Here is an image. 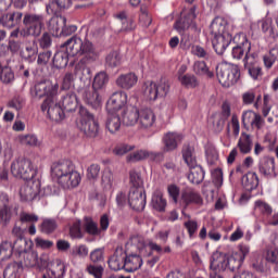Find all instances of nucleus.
I'll use <instances>...</instances> for the list:
<instances>
[{"label":"nucleus","mask_w":278,"mask_h":278,"mask_svg":"<svg viewBox=\"0 0 278 278\" xmlns=\"http://www.w3.org/2000/svg\"><path fill=\"white\" fill-rule=\"evenodd\" d=\"M64 25H66V17L54 15L49 21L48 29L58 36L64 28Z\"/></svg>","instance_id":"nucleus-45"},{"label":"nucleus","mask_w":278,"mask_h":278,"mask_svg":"<svg viewBox=\"0 0 278 278\" xmlns=\"http://www.w3.org/2000/svg\"><path fill=\"white\" fill-rule=\"evenodd\" d=\"M79 131L84 132L87 138H97L99 136V122L94 119V115L88 109L79 108V118L76 122Z\"/></svg>","instance_id":"nucleus-5"},{"label":"nucleus","mask_w":278,"mask_h":278,"mask_svg":"<svg viewBox=\"0 0 278 278\" xmlns=\"http://www.w3.org/2000/svg\"><path fill=\"white\" fill-rule=\"evenodd\" d=\"M40 229L42 233L49 236L58 229V222L55 219H43Z\"/></svg>","instance_id":"nucleus-57"},{"label":"nucleus","mask_w":278,"mask_h":278,"mask_svg":"<svg viewBox=\"0 0 278 278\" xmlns=\"http://www.w3.org/2000/svg\"><path fill=\"white\" fill-rule=\"evenodd\" d=\"M11 173L13 177L18 179L29 180L34 179L38 174V169L34 167V164L29 159L18 157L11 164Z\"/></svg>","instance_id":"nucleus-8"},{"label":"nucleus","mask_w":278,"mask_h":278,"mask_svg":"<svg viewBox=\"0 0 278 278\" xmlns=\"http://www.w3.org/2000/svg\"><path fill=\"white\" fill-rule=\"evenodd\" d=\"M242 102L244 105H253L257 108L262 103V96L255 97V91H247L242 94Z\"/></svg>","instance_id":"nucleus-51"},{"label":"nucleus","mask_w":278,"mask_h":278,"mask_svg":"<svg viewBox=\"0 0 278 278\" xmlns=\"http://www.w3.org/2000/svg\"><path fill=\"white\" fill-rule=\"evenodd\" d=\"M71 39H67L60 48L59 51L55 52L52 63L54 68H66L68 66V58H73L71 54V49L68 48V42Z\"/></svg>","instance_id":"nucleus-21"},{"label":"nucleus","mask_w":278,"mask_h":278,"mask_svg":"<svg viewBox=\"0 0 278 278\" xmlns=\"http://www.w3.org/2000/svg\"><path fill=\"white\" fill-rule=\"evenodd\" d=\"M241 184L248 192H251L260 186V178L255 172H249L242 177Z\"/></svg>","instance_id":"nucleus-39"},{"label":"nucleus","mask_w":278,"mask_h":278,"mask_svg":"<svg viewBox=\"0 0 278 278\" xmlns=\"http://www.w3.org/2000/svg\"><path fill=\"white\" fill-rule=\"evenodd\" d=\"M193 71L197 75H207L210 77V79H212V77H214V72H211L207 68V64L205 63V61H197L193 64Z\"/></svg>","instance_id":"nucleus-53"},{"label":"nucleus","mask_w":278,"mask_h":278,"mask_svg":"<svg viewBox=\"0 0 278 278\" xmlns=\"http://www.w3.org/2000/svg\"><path fill=\"white\" fill-rule=\"evenodd\" d=\"M216 77L224 88H231L240 79V67L227 63L218 64L216 66Z\"/></svg>","instance_id":"nucleus-6"},{"label":"nucleus","mask_w":278,"mask_h":278,"mask_svg":"<svg viewBox=\"0 0 278 278\" xmlns=\"http://www.w3.org/2000/svg\"><path fill=\"white\" fill-rule=\"evenodd\" d=\"M23 22V12L14 11L0 16V25L7 29H14Z\"/></svg>","instance_id":"nucleus-25"},{"label":"nucleus","mask_w":278,"mask_h":278,"mask_svg":"<svg viewBox=\"0 0 278 278\" xmlns=\"http://www.w3.org/2000/svg\"><path fill=\"white\" fill-rule=\"evenodd\" d=\"M128 203L135 212H142L147 206V194L144 193V189H130L128 193Z\"/></svg>","instance_id":"nucleus-18"},{"label":"nucleus","mask_w":278,"mask_h":278,"mask_svg":"<svg viewBox=\"0 0 278 278\" xmlns=\"http://www.w3.org/2000/svg\"><path fill=\"white\" fill-rule=\"evenodd\" d=\"M17 141L20 144H24L25 147H40V140L36 135H20L17 137Z\"/></svg>","instance_id":"nucleus-50"},{"label":"nucleus","mask_w":278,"mask_h":278,"mask_svg":"<svg viewBox=\"0 0 278 278\" xmlns=\"http://www.w3.org/2000/svg\"><path fill=\"white\" fill-rule=\"evenodd\" d=\"M129 181L132 186L130 189L142 188L144 184V181L142 180V175L136 169H131L129 172Z\"/></svg>","instance_id":"nucleus-54"},{"label":"nucleus","mask_w":278,"mask_h":278,"mask_svg":"<svg viewBox=\"0 0 278 278\" xmlns=\"http://www.w3.org/2000/svg\"><path fill=\"white\" fill-rule=\"evenodd\" d=\"M83 230L88 236H101V229H99V224L92 219V217L86 216L83 219Z\"/></svg>","instance_id":"nucleus-41"},{"label":"nucleus","mask_w":278,"mask_h":278,"mask_svg":"<svg viewBox=\"0 0 278 278\" xmlns=\"http://www.w3.org/2000/svg\"><path fill=\"white\" fill-rule=\"evenodd\" d=\"M81 227H83L81 220L75 222L70 228L71 238H76L78 240H81V238H84V232L81 231Z\"/></svg>","instance_id":"nucleus-61"},{"label":"nucleus","mask_w":278,"mask_h":278,"mask_svg":"<svg viewBox=\"0 0 278 278\" xmlns=\"http://www.w3.org/2000/svg\"><path fill=\"white\" fill-rule=\"evenodd\" d=\"M237 149H239L242 155H249L253 151V137L247 132H241Z\"/></svg>","instance_id":"nucleus-35"},{"label":"nucleus","mask_w":278,"mask_h":278,"mask_svg":"<svg viewBox=\"0 0 278 278\" xmlns=\"http://www.w3.org/2000/svg\"><path fill=\"white\" fill-rule=\"evenodd\" d=\"M142 256L138 254H129L125 253V261H124V270L126 273H136L139 268H142Z\"/></svg>","instance_id":"nucleus-32"},{"label":"nucleus","mask_w":278,"mask_h":278,"mask_svg":"<svg viewBox=\"0 0 278 278\" xmlns=\"http://www.w3.org/2000/svg\"><path fill=\"white\" fill-rule=\"evenodd\" d=\"M20 260V264H24L27 268H47L49 265V257L47 255H42L38 257V252L28 250L25 254L22 255Z\"/></svg>","instance_id":"nucleus-14"},{"label":"nucleus","mask_w":278,"mask_h":278,"mask_svg":"<svg viewBox=\"0 0 278 278\" xmlns=\"http://www.w3.org/2000/svg\"><path fill=\"white\" fill-rule=\"evenodd\" d=\"M111 270H125V250L116 248L113 255L108 261Z\"/></svg>","instance_id":"nucleus-29"},{"label":"nucleus","mask_w":278,"mask_h":278,"mask_svg":"<svg viewBox=\"0 0 278 278\" xmlns=\"http://www.w3.org/2000/svg\"><path fill=\"white\" fill-rule=\"evenodd\" d=\"M227 270V255L222 252H214L211 257L210 273L222 274Z\"/></svg>","instance_id":"nucleus-24"},{"label":"nucleus","mask_w":278,"mask_h":278,"mask_svg":"<svg viewBox=\"0 0 278 278\" xmlns=\"http://www.w3.org/2000/svg\"><path fill=\"white\" fill-rule=\"evenodd\" d=\"M14 214V206L10 204V195L0 192V225L8 227Z\"/></svg>","instance_id":"nucleus-19"},{"label":"nucleus","mask_w":278,"mask_h":278,"mask_svg":"<svg viewBox=\"0 0 278 278\" xmlns=\"http://www.w3.org/2000/svg\"><path fill=\"white\" fill-rule=\"evenodd\" d=\"M46 268L47 270L42 278H64V275H66V265L61 260L48 263Z\"/></svg>","instance_id":"nucleus-23"},{"label":"nucleus","mask_w":278,"mask_h":278,"mask_svg":"<svg viewBox=\"0 0 278 278\" xmlns=\"http://www.w3.org/2000/svg\"><path fill=\"white\" fill-rule=\"evenodd\" d=\"M151 205L153 210H156V212H166L167 202L162 191L156 190L153 192Z\"/></svg>","instance_id":"nucleus-43"},{"label":"nucleus","mask_w":278,"mask_h":278,"mask_svg":"<svg viewBox=\"0 0 278 278\" xmlns=\"http://www.w3.org/2000/svg\"><path fill=\"white\" fill-rule=\"evenodd\" d=\"M162 142L163 153H170V151H175L177 147H179V142H181V135L177 132H166L163 136Z\"/></svg>","instance_id":"nucleus-30"},{"label":"nucleus","mask_w":278,"mask_h":278,"mask_svg":"<svg viewBox=\"0 0 278 278\" xmlns=\"http://www.w3.org/2000/svg\"><path fill=\"white\" fill-rule=\"evenodd\" d=\"M231 42H233L231 34L218 35L212 39L213 49L217 55H223Z\"/></svg>","instance_id":"nucleus-26"},{"label":"nucleus","mask_w":278,"mask_h":278,"mask_svg":"<svg viewBox=\"0 0 278 278\" xmlns=\"http://www.w3.org/2000/svg\"><path fill=\"white\" fill-rule=\"evenodd\" d=\"M197 18V7H192L190 9H184L180 17L174 24V29L178 31V34H184L186 29H190V27H197L194 24V20Z\"/></svg>","instance_id":"nucleus-10"},{"label":"nucleus","mask_w":278,"mask_h":278,"mask_svg":"<svg viewBox=\"0 0 278 278\" xmlns=\"http://www.w3.org/2000/svg\"><path fill=\"white\" fill-rule=\"evenodd\" d=\"M258 172L266 179L277 177V173L275 172V157H263L258 164Z\"/></svg>","instance_id":"nucleus-27"},{"label":"nucleus","mask_w":278,"mask_h":278,"mask_svg":"<svg viewBox=\"0 0 278 278\" xmlns=\"http://www.w3.org/2000/svg\"><path fill=\"white\" fill-rule=\"evenodd\" d=\"M121 115L118 113H109L105 122V128L111 134H118L121 131Z\"/></svg>","instance_id":"nucleus-40"},{"label":"nucleus","mask_w":278,"mask_h":278,"mask_svg":"<svg viewBox=\"0 0 278 278\" xmlns=\"http://www.w3.org/2000/svg\"><path fill=\"white\" fill-rule=\"evenodd\" d=\"M205 153H206L207 164H210V166H214V164L218 162V151H216L212 147H208Z\"/></svg>","instance_id":"nucleus-64"},{"label":"nucleus","mask_w":278,"mask_h":278,"mask_svg":"<svg viewBox=\"0 0 278 278\" xmlns=\"http://www.w3.org/2000/svg\"><path fill=\"white\" fill-rule=\"evenodd\" d=\"M24 29L21 30V36H34L38 38L42 34L45 27V15L36 13H26L23 17Z\"/></svg>","instance_id":"nucleus-7"},{"label":"nucleus","mask_w":278,"mask_h":278,"mask_svg":"<svg viewBox=\"0 0 278 278\" xmlns=\"http://www.w3.org/2000/svg\"><path fill=\"white\" fill-rule=\"evenodd\" d=\"M102 186L104 190H112L114 186V174H112V170L104 169L102 174Z\"/></svg>","instance_id":"nucleus-56"},{"label":"nucleus","mask_w":278,"mask_h":278,"mask_svg":"<svg viewBox=\"0 0 278 278\" xmlns=\"http://www.w3.org/2000/svg\"><path fill=\"white\" fill-rule=\"evenodd\" d=\"M71 5V0H52L47 4L46 10L48 14H53L55 16L60 10H68Z\"/></svg>","instance_id":"nucleus-37"},{"label":"nucleus","mask_w":278,"mask_h":278,"mask_svg":"<svg viewBox=\"0 0 278 278\" xmlns=\"http://www.w3.org/2000/svg\"><path fill=\"white\" fill-rule=\"evenodd\" d=\"M51 177L62 188H77L81 184V175L71 161H59L51 166Z\"/></svg>","instance_id":"nucleus-2"},{"label":"nucleus","mask_w":278,"mask_h":278,"mask_svg":"<svg viewBox=\"0 0 278 278\" xmlns=\"http://www.w3.org/2000/svg\"><path fill=\"white\" fill-rule=\"evenodd\" d=\"M38 55V41L36 39L26 41L25 49L21 51V58L26 62H36Z\"/></svg>","instance_id":"nucleus-31"},{"label":"nucleus","mask_w":278,"mask_h":278,"mask_svg":"<svg viewBox=\"0 0 278 278\" xmlns=\"http://www.w3.org/2000/svg\"><path fill=\"white\" fill-rule=\"evenodd\" d=\"M85 270L93 278H103L104 268L101 265L90 263L87 264Z\"/></svg>","instance_id":"nucleus-55"},{"label":"nucleus","mask_w":278,"mask_h":278,"mask_svg":"<svg viewBox=\"0 0 278 278\" xmlns=\"http://www.w3.org/2000/svg\"><path fill=\"white\" fill-rule=\"evenodd\" d=\"M31 241H27L25 238H20L12 242L3 241L0 244V260L1 262H5V260H10L12 255L16 257V260H23V255L28 253L31 249Z\"/></svg>","instance_id":"nucleus-3"},{"label":"nucleus","mask_w":278,"mask_h":278,"mask_svg":"<svg viewBox=\"0 0 278 278\" xmlns=\"http://www.w3.org/2000/svg\"><path fill=\"white\" fill-rule=\"evenodd\" d=\"M250 77H252L255 81L262 79L264 77V72L262 71V66L260 65H252L250 67H245Z\"/></svg>","instance_id":"nucleus-62"},{"label":"nucleus","mask_w":278,"mask_h":278,"mask_svg":"<svg viewBox=\"0 0 278 278\" xmlns=\"http://www.w3.org/2000/svg\"><path fill=\"white\" fill-rule=\"evenodd\" d=\"M170 90V85L166 81H161L159 85L148 80L142 86L143 97L148 101H157L162 97H166Z\"/></svg>","instance_id":"nucleus-9"},{"label":"nucleus","mask_w":278,"mask_h":278,"mask_svg":"<svg viewBox=\"0 0 278 278\" xmlns=\"http://www.w3.org/2000/svg\"><path fill=\"white\" fill-rule=\"evenodd\" d=\"M41 110L47 112L49 119L54 121V123L64 121V108L55 101V97L46 99L41 104Z\"/></svg>","instance_id":"nucleus-12"},{"label":"nucleus","mask_w":278,"mask_h":278,"mask_svg":"<svg viewBox=\"0 0 278 278\" xmlns=\"http://www.w3.org/2000/svg\"><path fill=\"white\" fill-rule=\"evenodd\" d=\"M139 23H141L143 27H150L153 23V17H151L149 5L147 4H141L140 7Z\"/></svg>","instance_id":"nucleus-49"},{"label":"nucleus","mask_w":278,"mask_h":278,"mask_svg":"<svg viewBox=\"0 0 278 278\" xmlns=\"http://www.w3.org/2000/svg\"><path fill=\"white\" fill-rule=\"evenodd\" d=\"M179 203L186 210L189 205H203V198L194 189H185L180 193Z\"/></svg>","instance_id":"nucleus-22"},{"label":"nucleus","mask_w":278,"mask_h":278,"mask_svg":"<svg viewBox=\"0 0 278 278\" xmlns=\"http://www.w3.org/2000/svg\"><path fill=\"white\" fill-rule=\"evenodd\" d=\"M108 84H110V76L108 75V73L99 72L93 77L91 87L94 88V90L102 92L103 94V92H105V88H108Z\"/></svg>","instance_id":"nucleus-38"},{"label":"nucleus","mask_w":278,"mask_h":278,"mask_svg":"<svg viewBox=\"0 0 278 278\" xmlns=\"http://www.w3.org/2000/svg\"><path fill=\"white\" fill-rule=\"evenodd\" d=\"M20 188L21 201H34L40 194V180L30 178Z\"/></svg>","instance_id":"nucleus-16"},{"label":"nucleus","mask_w":278,"mask_h":278,"mask_svg":"<svg viewBox=\"0 0 278 278\" xmlns=\"http://www.w3.org/2000/svg\"><path fill=\"white\" fill-rule=\"evenodd\" d=\"M167 193L173 203L177 205V203H179V194H181V189L177 185L172 184L167 187Z\"/></svg>","instance_id":"nucleus-59"},{"label":"nucleus","mask_w":278,"mask_h":278,"mask_svg":"<svg viewBox=\"0 0 278 278\" xmlns=\"http://www.w3.org/2000/svg\"><path fill=\"white\" fill-rule=\"evenodd\" d=\"M123 62V58L121 56V52L113 50L105 58V66L106 68H118Z\"/></svg>","instance_id":"nucleus-46"},{"label":"nucleus","mask_w":278,"mask_h":278,"mask_svg":"<svg viewBox=\"0 0 278 278\" xmlns=\"http://www.w3.org/2000/svg\"><path fill=\"white\" fill-rule=\"evenodd\" d=\"M140 110L136 106H130L122 111V118L124 125L132 127L139 122Z\"/></svg>","instance_id":"nucleus-34"},{"label":"nucleus","mask_w":278,"mask_h":278,"mask_svg":"<svg viewBox=\"0 0 278 278\" xmlns=\"http://www.w3.org/2000/svg\"><path fill=\"white\" fill-rule=\"evenodd\" d=\"M21 275H23V265L17 262L10 263L3 271V278H21Z\"/></svg>","instance_id":"nucleus-44"},{"label":"nucleus","mask_w":278,"mask_h":278,"mask_svg":"<svg viewBox=\"0 0 278 278\" xmlns=\"http://www.w3.org/2000/svg\"><path fill=\"white\" fill-rule=\"evenodd\" d=\"M182 160L185 164L190 168L188 180L190 184L199 186L205 179V170L197 163V154L194 153V147L185 146L182 148Z\"/></svg>","instance_id":"nucleus-4"},{"label":"nucleus","mask_w":278,"mask_h":278,"mask_svg":"<svg viewBox=\"0 0 278 278\" xmlns=\"http://www.w3.org/2000/svg\"><path fill=\"white\" fill-rule=\"evenodd\" d=\"M126 247H135L137 251L142 253L147 249V241H144V237L139 235L130 236L129 240L126 243Z\"/></svg>","instance_id":"nucleus-47"},{"label":"nucleus","mask_w":278,"mask_h":278,"mask_svg":"<svg viewBox=\"0 0 278 278\" xmlns=\"http://www.w3.org/2000/svg\"><path fill=\"white\" fill-rule=\"evenodd\" d=\"M70 49V55L72 58H81L74 67V75L78 79H84V77H89L91 71L88 64L97 62L99 60V50L97 46L92 43L87 37L81 39L79 35H74L70 38L67 42Z\"/></svg>","instance_id":"nucleus-1"},{"label":"nucleus","mask_w":278,"mask_h":278,"mask_svg":"<svg viewBox=\"0 0 278 278\" xmlns=\"http://www.w3.org/2000/svg\"><path fill=\"white\" fill-rule=\"evenodd\" d=\"M127 109V92L116 91L112 93L106 102V110L109 114H118Z\"/></svg>","instance_id":"nucleus-15"},{"label":"nucleus","mask_w":278,"mask_h":278,"mask_svg":"<svg viewBox=\"0 0 278 278\" xmlns=\"http://www.w3.org/2000/svg\"><path fill=\"white\" fill-rule=\"evenodd\" d=\"M255 210H258V212H261L263 216H270V214H273V207L270 206V204L261 200H257L255 202Z\"/></svg>","instance_id":"nucleus-63"},{"label":"nucleus","mask_w":278,"mask_h":278,"mask_svg":"<svg viewBox=\"0 0 278 278\" xmlns=\"http://www.w3.org/2000/svg\"><path fill=\"white\" fill-rule=\"evenodd\" d=\"M60 103L65 112H75L77 110V94L67 91L62 96Z\"/></svg>","instance_id":"nucleus-36"},{"label":"nucleus","mask_w":278,"mask_h":278,"mask_svg":"<svg viewBox=\"0 0 278 278\" xmlns=\"http://www.w3.org/2000/svg\"><path fill=\"white\" fill-rule=\"evenodd\" d=\"M210 29L213 37L225 36V34H229V31H227V23L220 17H215L213 20Z\"/></svg>","instance_id":"nucleus-42"},{"label":"nucleus","mask_w":278,"mask_h":278,"mask_svg":"<svg viewBox=\"0 0 278 278\" xmlns=\"http://www.w3.org/2000/svg\"><path fill=\"white\" fill-rule=\"evenodd\" d=\"M155 113L153 110L146 108L139 110V125L143 127V129H149V127H153L155 125Z\"/></svg>","instance_id":"nucleus-33"},{"label":"nucleus","mask_w":278,"mask_h":278,"mask_svg":"<svg viewBox=\"0 0 278 278\" xmlns=\"http://www.w3.org/2000/svg\"><path fill=\"white\" fill-rule=\"evenodd\" d=\"M14 79V71H12V68H10L9 66H4L0 72V81L8 85L13 84Z\"/></svg>","instance_id":"nucleus-58"},{"label":"nucleus","mask_w":278,"mask_h":278,"mask_svg":"<svg viewBox=\"0 0 278 278\" xmlns=\"http://www.w3.org/2000/svg\"><path fill=\"white\" fill-rule=\"evenodd\" d=\"M103 92L94 89V87H86L81 90V99L84 103L97 110V108H101V103L103 101L102 97Z\"/></svg>","instance_id":"nucleus-20"},{"label":"nucleus","mask_w":278,"mask_h":278,"mask_svg":"<svg viewBox=\"0 0 278 278\" xmlns=\"http://www.w3.org/2000/svg\"><path fill=\"white\" fill-rule=\"evenodd\" d=\"M185 229H187L189 238H194L197 236V231H199V223L194 219H188L184 223Z\"/></svg>","instance_id":"nucleus-60"},{"label":"nucleus","mask_w":278,"mask_h":278,"mask_svg":"<svg viewBox=\"0 0 278 278\" xmlns=\"http://www.w3.org/2000/svg\"><path fill=\"white\" fill-rule=\"evenodd\" d=\"M178 80L185 88H197L199 86V79L192 74L179 75Z\"/></svg>","instance_id":"nucleus-52"},{"label":"nucleus","mask_w":278,"mask_h":278,"mask_svg":"<svg viewBox=\"0 0 278 278\" xmlns=\"http://www.w3.org/2000/svg\"><path fill=\"white\" fill-rule=\"evenodd\" d=\"M251 248L247 244H240L239 250L233 252L232 255L226 256L227 270H238L247 260V255H249Z\"/></svg>","instance_id":"nucleus-13"},{"label":"nucleus","mask_w":278,"mask_h":278,"mask_svg":"<svg viewBox=\"0 0 278 278\" xmlns=\"http://www.w3.org/2000/svg\"><path fill=\"white\" fill-rule=\"evenodd\" d=\"M58 90H60L58 84L52 85L51 83L40 81L35 85L31 94L36 99H42V97H47L46 99H53V97H58Z\"/></svg>","instance_id":"nucleus-17"},{"label":"nucleus","mask_w":278,"mask_h":278,"mask_svg":"<svg viewBox=\"0 0 278 278\" xmlns=\"http://www.w3.org/2000/svg\"><path fill=\"white\" fill-rule=\"evenodd\" d=\"M232 42L236 45L231 50L233 60H242L251 51V41H249L244 33H239L232 37Z\"/></svg>","instance_id":"nucleus-11"},{"label":"nucleus","mask_w":278,"mask_h":278,"mask_svg":"<svg viewBox=\"0 0 278 278\" xmlns=\"http://www.w3.org/2000/svg\"><path fill=\"white\" fill-rule=\"evenodd\" d=\"M157 155H160V153H153V152H149L147 150H139L137 152L130 153L127 156V161L128 162H140L142 160H147V157H157Z\"/></svg>","instance_id":"nucleus-48"},{"label":"nucleus","mask_w":278,"mask_h":278,"mask_svg":"<svg viewBox=\"0 0 278 278\" xmlns=\"http://www.w3.org/2000/svg\"><path fill=\"white\" fill-rule=\"evenodd\" d=\"M115 84L122 90H131L138 84V75L134 72L122 74L116 78Z\"/></svg>","instance_id":"nucleus-28"}]
</instances>
